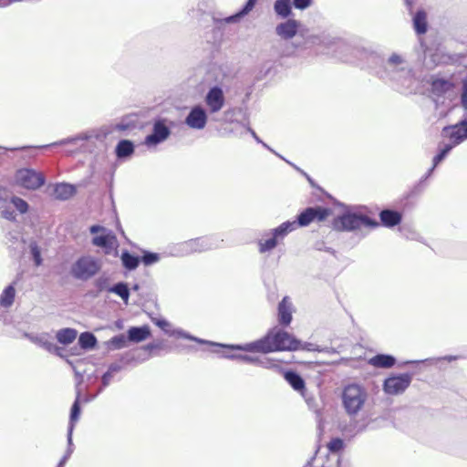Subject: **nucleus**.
<instances>
[{
	"mask_svg": "<svg viewBox=\"0 0 467 467\" xmlns=\"http://www.w3.org/2000/svg\"><path fill=\"white\" fill-rule=\"evenodd\" d=\"M220 348L237 351L267 354L277 351L299 350L301 348V340L282 328L274 327L263 337L253 342L244 344H213L212 353H219L218 348Z\"/></svg>",
	"mask_w": 467,
	"mask_h": 467,
	"instance_id": "1",
	"label": "nucleus"
},
{
	"mask_svg": "<svg viewBox=\"0 0 467 467\" xmlns=\"http://www.w3.org/2000/svg\"><path fill=\"white\" fill-rule=\"evenodd\" d=\"M333 203L344 208L343 212L332 221V228L337 232H356L363 228L375 229L379 226V222L370 217L366 206L346 205L327 193Z\"/></svg>",
	"mask_w": 467,
	"mask_h": 467,
	"instance_id": "2",
	"label": "nucleus"
},
{
	"mask_svg": "<svg viewBox=\"0 0 467 467\" xmlns=\"http://www.w3.org/2000/svg\"><path fill=\"white\" fill-rule=\"evenodd\" d=\"M314 222L313 211L310 206L305 208L296 216L295 221H285L275 228L265 233L267 239L258 240V251L260 254L270 253L297 227H306Z\"/></svg>",
	"mask_w": 467,
	"mask_h": 467,
	"instance_id": "3",
	"label": "nucleus"
},
{
	"mask_svg": "<svg viewBox=\"0 0 467 467\" xmlns=\"http://www.w3.org/2000/svg\"><path fill=\"white\" fill-rule=\"evenodd\" d=\"M386 76L379 77L384 81H391L402 86L410 84L412 79V70L400 55L393 53L383 67Z\"/></svg>",
	"mask_w": 467,
	"mask_h": 467,
	"instance_id": "4",
	"label": "nucleus"
},
{
	"mask_svg": "<svg viewBox=\"0 0 467 467\" xmlns=\"http://www.w3.org/2000/svg\"><path fill=\"white\" fill-rule=\"evenodd\" d=\"M100 260L92 255H81L72 263L70 275L78 281L87 282L96 276L101 270Z\"/></svg>",
	"mask_w": 467,
	"mask_h": 467,
	"instance_id": "5",
	"label": "nucleus"
},
{
	"mask_svg": "<svg viewBox=\"0 0 467 467\" xmlns=\"http://www.w3.org/2000/svg\"><path fill=\"white\" fill-rule=\"evenodd\" d=\"M367 399L366 389L356 383L347 385L342 391V404L350 416L357 415L361 410Z\"/></svg>",
	"mask_w": 467,
	"mask_h": 467,
	"instance_id": "6",
	"label": "nucleus"
},
{
	"mask_svg": "<svg viewBox=\"0 0 467 467\" xmlns=\"http://www.w3.org/2000/svg\"><path fill=\"white\" fill-rule=\"evenodd\" d=\"M352 53L362 63V66L369 70L370 74L379 78L386 76L383 69L386 59L380 54L364 47H355Z\"/></svg>",
	"mask_w": 467,
	"mask_h": 467,
	"instance_id": "7",
	"label": "nucleus"
},
{
	"mask_svg": "<svg viewBox=\"0 0 467 467\" xmlns=\"http://www.w3.org/2000/svg\"><path fill=\"white\" fill-rule=\"evenodd\" d=\"M113 133L112 124L103 125L98 129H92L87 130L85 132L79 133L76 136L68 137L67 139L61 140L59 141L40 145V146H33V150L37 149H47L57 145H66L68 143H76L78 140H89L91 139H95L96 140L102 142L104 141L108 136Z\"/></svg>",
	"mask_w": 467,
	"mask_h": 467,
	"instance_id": "8",
	"label": "nucleus"
},
{
	"mask_svg": "<svg viewBox=\"0 0 467 467\" xmlns=\"http://www.w3.org/2000/svg\"><path fill=\"white\" fill-rule=\"evenodd\" d=\"M219 247V240L214 236H202L182 242L176 248V254L185 256L192 253H202Z\"/></svg>",
	"mask_w": 467,
	"mask_h": 467,
	"instance_id": "9",
	"label": "nucleus"
},
{
	"mask_svg": "<svg viewBox=\"0 0 467 467\" xmlns=\"http://www.w3.org/2000/svg\"><path fill=\"white\" fill-rule=\"evenodd\" d=\"M172 126L173 122L166 118L153 119L151 132L145 137L144 145L152 148L166 141L171 134Z\"/></svg>",
	"mask_w": 467,
	"mask_h": 467,
	"instance_id": "10",
	"label": "nucleus"
},
{
	"mask_svg": "<svg viewBox=\"0 0 467 467\" xmlns=\"http://www.w3.org/2000/svg\"><path fill=\"white\" fill-rule=\"evenodd\" d=\"M17 183L27 190H38L47 182L46 176L33 168H22L16 171Z\"/></svg>",
	"mask_w": 467,
	"mask_h": 467,
	"instance_id": "11",
	"label": "nucleus"
},
{
	"mask_svg": "<svg viewBox=\"0 0 467 467\" xmlns=\"http://www.w3.org/2000/svg\"><path fill=\"white\" fill-rule=\"evenodd\" d=\"M413 375L409 372L391 374L383 381V391L388 395H400L410 387Z\"/></svg>",
	"mask_w": 467,
	"mask_h": 467,
	"instance_id": "12",
	"label": "nucleus"
},
{
	"mask_svg": "<svg viewBox=\"0 0 467 467\" xmlns=\"http://www.w3.org/2000/svg\"><path fill=\"white\" fill-rule=\"evenodd\" d=\"M151 321L154 323L155 326L160 327L165 334L169 336H173L179 338H184L191 341H194L200 345H207L210 347V351L212 352V349H213V344H219L218 342H213L206 339H202L200 337H197L189 332L182 329V328H176L173 330H169V327H171V324L168 320H166L163 317H155L151 318Z\"/></svg>",
	"mask_w": 467,
	"mask_h": 467,
	"instance_id": "13",
	"label": "nucleus"
},
{
	"mask_svg": "<svg viewBox=\"0 0 467 467\" xmlns=\"http://www.w3.org/2000/svg\"><path fill=\"white\" fill-rule=\"evenodd\" d=\"M441 135L447 138L454 146L460 145L467 140V112L455 124H450L442 128Z\"/></svg>",
	"mask_w": 467,
	"mask_h": 467,
	"instance_id": "14",
	"label": "nucleus"
},
{
	"mask_svg": "<svg viewBox=\"0 0 467 467\" xmlns=\"http://www.w3.org/2000/svg\"><path fill=\"white\" fill-rule=\"evenodd\" d=\"M203 101L210 114L221 111L226 101L223 88L218 84L210 87L203 98Z\"/></svg>",
	"mask_w": 467,
	"mask_h": 467,
	"instance_id": "15",
	"label": "nucleus"
},
{
	"mask_svg": "<svg viewBox=\"0 0 467 467\" xmlns=\"http://www.w3.org/2000/svg\"><path fill=\"white\" fill-rule=\"evenodd\" d=\"M77 378V385H76V398L73 401L70 412H69V421L67 426V436L72 437L73 431L75 428L76 422L79 420L81 414V397H82V389L79 388V385L83 382V375L78 371H75Z\"/></svg>",
	"mask_w": 467,
	"mask_h": 467,
	"instance_id": "16",
	"label": "nucleus"
},
{
	"mask_svg": "<svg viewBox=\"0 0 467 467\" xmlns=\"http://www.w3.org/2000/svg\"><path fill=\"white\" fill-rule=\"evenodd\" d=\"M208 114L209 111L202 105L196 104L190 109L184 119V123L191 129L203 130L208 122Z\"/></svg>",
	"mask_w": 467,
	"mask_h": 467,
	"instance_id": "17",
	"label": "nucleus"
},
{
	"mask_svg": "<svg viewBox=\"0 0 467 467\" xmlns=\"http://www.w3.org/2000/svg\"><path fill=\"white\" fill-rule=\"evenodd\" d=\"M418 59L421 60L423 65L428 68H432L441 63L446 62L444 57L440 54L438 50L434 52L428 48L422 39L419 38V47H416Z\"/></svg>",
	"mask_w": 467,
	"mask_h": 467,
	"instance_id": "18",
	"label": "nucleus"
},
{
	"mask_svg": "<svg viewBox=\"0 0 467 467\" xmlns=\"http://www.w3.org/2000/svg\"><path fill=\"white\" fill-rule=\"evenodd\" d=\"M224 123H236L241 127L249 124V112L245 105L230 107L223 113L222 119Z\"/></svg>",
	"mask_w": 467,
	"mask_h": 467,
	"instance_id": "19",
	"label": "nucleus"
},
{
	"mask_svg": "<svg viewBox=\"0 0 467 467\" xmlns=\"http://www.w3.org/2000/svg\"><path fill=\"white\" fill-rule=\"evenodd\" d=\"M427 83L430 85V92L437 98L443 97L446 93L451 91L455 84L449 78L441 77L440 75H431Z\"/></svg>",
	"mask_w": 467,
	"mask_h": 467,
	"instance_id": "20",
	"label": "nucleus"
},
{
	"mask_svg": "<svg viewBox=\"0 0 467 467\" xmlns=\"http://www.w3.org/2000/svg\"><path fill=\"white\" fill-rule=\"evenodd\" d=\"M91 244L101 248L106 254H110L118 247V239L114 232L107 228L101 234L93 236Z\"/></svg>",
	"mask_w": 467,
	"mask_h": 467,
	"instance_id": "21",
	"label": "nucleus"
},
{
	"mask_svg": "<svg viewBox=\"0 0 467 467\" xmlns=\"http://www.w3.org/2000/svg\"><path fill=\"white\" fill-rule=\"evenodd\" d=\"M258 1L259 0H246L245 3L233 15L222 19L213 17L215 26H220L223 24H234L240 22L254 10Z\"/></svg>",
	"mask_w": 467,
	"mask_h": 467,
	"instance_id": "22",
	"label": "nucleus"
},
{
	"mask_svg": "<svg viewBox=\"0 0 467 467\" xmlns=\"http://www.w3.org/2000/svg\"><path fill=\"white\" fill-rule=\"evenodd\" d=\"M301 23L298 20L287 18L286 21L278 24L275 33L283 39H292L298 32Z\"/></svg>",
	"mask_w": 467,
	"mask_h": 467,
	"instance_id": "23",
	"label": "nucleus"
},
{
	"mask_svg": "<svg viewBox=\"0 0 467 467\" xmlns=\"http://www.w3.org/2000/svg\"><path fill=\"white\" fill-rule=\"evenodd\" d=\"M77 187L69 182H57L53 185L52 196L58 201H67L75 196Z\"/></svg>",
	"mask_w": 467,
	"mask_h": 467,
	"instance_id": "24",
	"label": "nucleus"
},
{
	"mask_svg": "<svg viewBox=\"0 0 467 467\" xmlns=\"http://www.w3.org/2000/svg\"><path fill=\"white\" fill-rule=\"evenodd\" d=\"M379 216L380 220V223H379V225L382 224L387 228H393L400 225L403 218L402 213L393 209H383L380 211Z\"/></svg>",
	"mask_w": 467,
	"mask_h": 467,
	"instance_id": "25",
	"label": "nucleus"
},
{
	"mask_svg": "<svg viewBox=\"0 0 467 467\" xmlns=\"http://www.w3.org/2000/svg\"><path fill=\"white\" fill-rule=\"evenodd\" d=\"M277 319L281 327H288L293 319L292 305L288 301V296H285L278 304Z\"/></svg>",
	"mask_w": 467,
	"mask_h": 467,
	"instance_id": "26",
	"label": "nucleus"
},
{
	"mask_svg": "<svg viewBox=\"0 0 467 467\" xmlns=\"http://www.w3.org/2000/svg\"><path fill=\"white\" fill-rule=\"evenodd\" d=\"M129 341L140 343L151 335L150 327L148 325L130 327L126 332Z\"/></svg>",
	"mask_w": 467,
	"mask_h": 467,
	"instance_id": "27",
	"label": "nucleus"
},
{
	"mask_svg": "<svg viewBox=\"0 0 467 467\" xmlns=\"http://www.w3.org/2000/svg\"><path fill=\"white\" fill-rule=\"evenodd\" d=\"M283 377L294 390L299 393L306 390V381L296 370L286 369L283 372Z\"/></svg>",
	"mask_w": 467,
	"mask_h": 467,
	"instance_id": "28",
	"label": "nucleus"
},
{
	"mask_svg": "<svg viewBox=\"0 0 467 467\" xmlns=\"http://www.w3.org/2000/svg\"><path fill=\"white\" fill-rule=\"evenodd\" d=\"M114 152L117 160L126 161L134 154L135 145L132 140L122 139L117 143Z\"/></svg>",
	"mask_w": 467,
	"mask_h": 467,
	"instance_id": "29",
	"label": "nucleus"
},
{
	"mask_svg": "<svg viewBox=\"0 0 467 467\" xmlns=\"http://www.w3.org/2000/svg\"><path fill=\"white\" fill-rule=\"evenodd\" d=\"M22 274H18L16 280L5 287V289L0 295V306L8 308L14 304L16 297L15 285L20 280Z\"/></svg>",
	"mask_w": 467,
	"mask_h": 467,
	"instance_id": "30",
	"label": "nucleus"
},
{
	"mask_svg": "<svg viewBox=\"0 0 467 467\" xmlns=\"http://www.w3.org/2000/svg\"><path fill=\"white\" fill-rule=\"evenodd\" d=\"M412 26L417 36H420L427 33L429 24L425 10L419 9L414 13L412 16Z\"/></svg>",
	"mask_w": 467,
	"mask_h": 467,
	"instance_id": "31",
	"label": "nucleus"
},
{
	"mask_svg": "<svg viewBox=\"0 0 467 467\" xmlns=\"http://www.w3.org/2000/svg\"><path fill=\"white\" fill-rule=\"evenodd\" d=\"M397 362L396 358L390 354L379 353L368 359V364L377 368H390Z\"/></svg>",
	"mask_w": 467,
	"mask_h": 467,
	"instance_id": "32",
	"label": "nucleus"
},
{
	"mask_svg": "<svg viewBox=\"0 0 467 467\" xmlns=\"http://www.w3.org/2000/svg\"><path fill=\"white\" fill-rule=\"evenodd\" d=\"M434 164L426 171V173L415 183L410 191L405 195V203L401 204L403 209H406L408 200L413 196L420 194L425 188L427 180L432 175L434 170Z\"/></svg>",
	"mask_w": 467,
	"mask_h": 467,
	"instance_id": "33",
	"label": "nucleus"
},
{
	"mask_svg": "<svg viewBox=\"0 0 467 467\" xmlns=\"http://www.w3.org/2000/svg\"><path fill=\"white\" fill-rule=\"evenodd\" d=\"M293 7L292 0H275L274 3V12L282 19H287L294 16Z\"/></svg>",
	"mask_w": 467,
	"mask_h": 467,
	"instance_id": "34",
	"label": "nucleus"
},
{
	"mask_svg": "<svg viewBox=\"0 0 467 467\" xmlns=\"http://www.w3.org/2000/svg\"><path fill=\"white\" fill-rule=\"evenodd\" d=\"M121 265L129 272L136 270L140 264V255L130 253L128 249H123L120 254Z\"/></svg>",
	"mask_w": 467,
	"mask_h": 467,
	"instance_id": "35",
	"label": "nucleus"
},
{
	"mask_svg": "<svg viewBox=\"0 0 467 467\" xmlns=\"http://www.w3.org/2000/svg\"><path fill=\"white\" fill-rule=\"evenodd\" d=\"M24 337L26 338L29 339L32 343L44 348L47 352L51 349H54L53 342L50 341V336L47 333H42V334L25 333Z\"/></svg>",
	"mask_w": 467,
	"mask_h": 467,
	"instance_id": "36",
	"label": "nucleus"
},
{
	"mask_svg": "<svg viewBox=\"0 0 467 467\" xmlns=\"http://www.w3.org/2000/svg\"><path fill=\"white\" fill-rule=\"evenodd\" d=\"M78 344L83 351H90L97 348L98 339L92 332L85 331L78 336Z\"/></svg>",
	"mask_w": 467,
	"mask_h": 467,
	"instance_id": "37",
	"label": "nucleus"
},
{
	"mask_svg": "<svg viewBox=\"0 0 467 467\" xmlns=\"http://www.w3.org/2000/svg\"><path fill=\"white\" fill-rule=\"evenodd\" d=\"M218 350H219V353H217V354L222 358L237 360L242 363H247V364H253V365H254V362L256 361V357L249 356L246 354H235V353H231L229 351H224V350H229L228 348H218ZM231 350L233 351L234 349H231Z\"/></svg>",
	"mask_w": 467,
	"mask_h": 467,
	"instance_id": "38",
	"label": "nucleus"
},
{
	"mask_svg": "<svg viewBox=\"0 0 467 467\" xmlns=\"http://www.w3.org/2000/svg\"><path fill=\"white\" fill-rule=\"evenodd\" d=\"M109 293L115 294L118 296H119L125 305L129 304L130 296V288L127 282L119 281L113 284L109 289Z\"/></svg>",
	"mask_w": 467,
	"mask_h": 467,
	"instance_id": "39",
	"label": "nucleus"
},
{
	"mask_svg": "<svg viewBox=\"0 0 467 467\" xmlns=\"http://www.w3.org/2000/svg\"><path fill=\"white\" fill-rule=\"evenodd\" d=\"M77 337L78 331L72 327L61 328L57 330L56 334L57 340L64 346H67L73 343Z\"/></svg>",
	"mask_w": 467,
	"mask_h": 467,
	"instance_id": "40",
	"label": "nucleus"
},
{
	"mask_svg": "<svg viewBox=\"0 0 467 467\" xmlns=\"http://www.w3.org/2000/svg\"><path fill=\"white\" fill-rule=\"evenodd\" d=\"M147 359V357L144 356V353H142L140 350H131L127 351L119 356V362L123 365H129L133 362H143Z\"/></svg>",
	"mask_w": 467,
	"mask_h": 467,
	"instance_id": "41",
	"label": "nucleus"
},
{
	"mask_svg": "<svg viewBox=\"0 0 467 467\" xmlns=\"http://www.w3.org/2000/svg\"><path fill=\"white\" fill-rule=\"evenodd\" d=\"M128 342L130 341L127 334H118L112 337L105 344L109 350H118L126 348L128 346Z\"/></svg>",
	"mask_w": 467,
	"mask_h": 467,
	"instance_id": "42",
	"label": "nucleus"
},
{
	"mask_svg": "<svg viewBox=\"0 0 467 467\" xmlns=\"http://www.w3.org/2000/svg\"><path fill=\"white\" fill-rule=\"evenodd\" d=\"M455 146L449 142L444 143L441 145V143L439 144L438 152L434 155L432 159V163L434 164V167H437L440 163H441L447 156L450 154V152L452 150V149Z\"/></svg>",
	"mask_w": 467,
	"mask_h": 467,
	"instance_id": "43",
	"label": "nucleus"
},
{
	"mask_svg": "<svg viewBox=\"0 0 467 467\" xmlns=\"http://www.w3.org/2000/svg\"><path fill=\"white\" fill-rule=\"evenodd\" d=\"M109 282H110V278L106 274H103V275L98 276L93 282V285L96 288L95 296L99 295L103 291H107L109 293V289L111 287V285H109Z\"/></svg>",
	"mask_w": 467,
	"mask_h": 467,
	"instance_id": "44",
	"label": "nucleus"
},
{
	"mask_svg": "<svg viewBox=\"0 0 467 467\" xmlns=\"http://www.w3.org/2000/svg\"><path fill=\"white\" fill-rule=\"evenodd\" d=\"M140 258V263H142L145 266H150L157 264L161 260V254L155 252L142 249Z\"/></svg>",
	"mask_w": 467,
	"mask_h": 467,
	"instance_id": "45",
	"label": "nucleus"
},
{
	"mask_svg": "<svg viewBox=\"0 0 467 467\" xmlns=\"http://www.w3.org/2000/svg\"><path fill=\"white\" fill-rule=\"evenodd\" d=\"M313 211V217L314 222H324L327 219V217L332 213V211L330 208L320 206V205H315L310 206Z\"/></svg>",
	"mask_w": 467,
	"mask_h": 467,
	"instance_id": "46",
	"label": "nucleus"
},
{
	"mask_svg": "<svg viewBox=\"0 0 467 467\" xmlns=\"http://www.w3.org/2000/svg\"><path fill=\"white\" fill-rule=\"evenodd\" d=\"M29 252L34 265L36 266H40L43 264V258L41 255V249L36 242L33 241L29 244Z\"/></svg>",
	"mask_w": 467,
	"mask_h": 467,
	"instance_id": "47",
	"label": "nucleus"
},
{
	"mask_svg": "<svg viewBox=\"0 0 467 467\" xmlns=\"http://www.w3.org/2000/svg\"><path fill=\"white\" fill-rule=\"evenodd\" d=\"M67 450H66L64 455L62 456V458L60 459V461L58 462L57 467H65L67 462L69 460V458L71 457V455L74 451L75 446L73 444V438L67 436Z\"/></svg>",
	"mask_w": 467,
	"mask_h": 467,
	"instance_id": "48",
	"label": "nucleus"
},
{
	"mask_svg": "<svg viewBox=\"0 0 467 467\" xmlns=\"http://www.w3.org/2000/svg\"><path fill=\"white\" fill-rule=\"evenodd\" d=\"M10 202L22 214L26 213L29 210L28 202L21 197L12 196Z\"/></svg>",
	"mask_w": 467,
	"mask_h": 467,
	"instance_id": "49",
	"label": "nucleus"
},
{
	"mask_svg": "<svg viewBox=\"0 0 467 467\" xmlns=\"http://www.w3.org/2000/svg\"><path fill=\"white\" fill-rule=\"evenodd\" d=\"M345 448V442L343 439L339 437L332 438L331 441L327 443V450L331 453H338L342 451Z\"/></svg>",
	"mask_w": 467,
	"mask_h": 467,
	"instance_id": "50",
	"label": "nucleus"
},
{
	"mask_svg": "<svg viewBox=\"0 0 467 467\" xmlns=\"http://www.w3.org/2000/svg\"><path fill=\"white\" fill-rule=\"evenodd\" d=\"M0 149L5 150L6 151H27L26 157L28 159H35L36 154L32 153L31 150H33L32 145H25V146H19V147H2L0 146Z\"/></svg>",
	"mask_w": 467,
	"mask_h": 467,
	"instance_id": "51",
	"label": "nucleus"
},
{
	"mask_svg": "<svg viewBox=\"0 0 467 467\" xmlns=\"http://www.w3.org/2000/svg\"><path fill=\"white\" fill-rule=\"evenodd\" d=\"M461 106L467 112V78L462 81V91L460 96Z\"/></svg>",
	"mask_w": 467,
	"mask_h": 467,
	"instance_id": "52",
	"label": "nucleus"
},
{
	"mask_svg": "<svg viewBox=\"0 0 467 467\" xmlns=\"http://www.w3.org/2000/svg\"><path fill=\"white\" fill-rule=\"evenodd\" d=\"M134 127H135V125L132 122L126 121L125 119H122L120 122H119L117 124H112L113 132L115 130H118V131L130 130L133 129Z\"/></svg>",
	"mask_w": 467,
	"mask_h": 467,
	"instance_id": "53",
	"label": "nucleus"
},
{
	"mask_svg": "<svg viewBox=\"0 0 467 467\" xmlns=\"http://www.w3.org/2000/svg\"><path fill=\"white\" fill-rule=\"evenodd\" d=\"M255 366L262 367L265 368H272L276 367L275 361L270 358H259L256 357Z\"/></svg>",
	"mask_w": 467,
	"mask_h": 467,
	"instance_id": "54",
	"label": "nucleus"
},
{
	"mask_svg": "<svg viewBox=\"0 0 467 467\" xmlns=\"http://www.w3.org/2000/svg\"><path fill=\"white\" fill-rule=\"evenodd\" d=\"M313 2L314 0H292L294 7L301 11L309 8Z\"/></svg>",
	"mask_w": 467,
	"mask_h": 467,
	"instance_id": "55",
	"label": "nucleus"
},
{
	"mask_svg": "<svg viewBox=\"0 0 467 467\" xmlns=\"http://www.w3.org/2000/svg\"><path fill=\"white\" fill-rule=\"evenodd\" d=\"M113 375L109 373L108 370L105 371L101 376V386L99 387V392H102L103 389L108 387L111 381Z\"/></svg>",
	"mask_w": 467,
	"mask_h": 467,
	"instance_id": "56",
	"label": "nucleus"
},
{
	"mask_svg": "<svg viewBox=\"0 0 467 467\" xmlns=\"http://www.w3.org/2000/svg\"><path fill=\"white\" fill-rule=\"evenodd\" d=\"M299 349L307 350V351H317V352L324 351V349L321 348L317 345H315L313 343H308V342L303 343L302 341H301V348Z\"/></svg>",
	"mask_w": 467,
	"mask_h": 467,
	"instance_id": "57",
	"label": "nucleus"
},
{
	"mask_svg": "<svg viewBox=\"0 0 467 467\" xmlns=\"http://www.w3.org/2000/svg\"><path fill=\"white\" fill-rule=\"evenodd\" d=\"M101 392H99V389H97V391L95 393H87L85 394L84 396L82 395L81 397V401L85 402V403H88V402H91L92 400H94Z\"/></svg>",
	"mask_w": 467,
	"mask_h": 467,
	"instance_id": "58",
	"label": "nucleus"
},
{
	"mask_svg": "<svg viewBox=\"0 0 467 467\" xmlns=\"http://www.w3.org/2000/svg\"><path fill=\"white\" fill-rule=\"evenodd\" d=\"M2 214V217L8 220V221H15L16 220V213L13 210L11 209H5L2 211L1 213Z\"/></svg>",
	"mask_w": 467,
	"mask_h": 467,
	"instance_id": "59",
	"label": "nucleus"
},
{
	"mask_svg": "<svg viewBox=\"0 0 467 467\" xmlns=\"http://www.w3.org/2000/svg\"><path fill=\"white\" fill-rule=\"evenodd\" d=\"M122 365H120L119 363L113 362L109 365L107 370L114 376L116 373L119 372L122 369Z\"/></svg>",
	"mask_w": 467,
	"mask_h": 467,
	"instance_id": "60",
	"label": "nucleus"
},
{
	"mask_svg": "<svg viewBox=\"0 0 467 467\" xmlns=\"http://www.w3.org/2000/svg\"><path fill=\"white\" fill-rule=\"evenodd\" d=\"M106 229H107L106 227H104L100 224H92L91 226H89V233L91 234H94V236H95L97 234H101Z\"/></svg>",
	"mask_w": 467,
	"mask_h": 467,
	"instance_id": "61",
	"label": "nucleus"
},
{
	"mask_svg": "<svg viewBox=\"0 0 467 467\" xmlns=\"http://www.w3.org/2000/svg\"><path fill=\"white\" fill-rule=\"evenodd\" d=\"M246 130V132H249L252 137L254 139V140L257 143H263V140L260 139V137L256 134V132L251 128L250 123L248 125H245L244 127Z\"/></svg>",
	"mask_w": 467,
	"mask_h": 467,
	"instance_id": "62",
	"label": "nucleus"
},
{
	"mask_svg": "<svg viewBox=\"0 0 467 467\" xmlns=\"http://www.w3.org/2000/svg\"><path fill=\"white\" fill-rule=\"evenodd\" d=\"M142 348L144 350H147V351H152L154 349L161 348V343H153V342H151V343H148V344L144 345L142 347Z\"/></svg>",
	"mask_w": 467,
	"mask_h": 467,
	"instance_id": "63",
	"label": "nucleus"
},
{
	"mask_svg": "<svg viewBox=\"0 0 467 467\" xmlns=\"http://www.w3.org/2000/svg\"><path fill=\"white\" fill-rule=\"evenodd\" d=\"M54 349L49 350V353L55 354L59 358H64V349L53 343Z\"/></svg>",
	"mask_w": 467,
	"mask_h": 467,
	"instance_id": "64",
	"label": "nucleus"
}]
</instances>
